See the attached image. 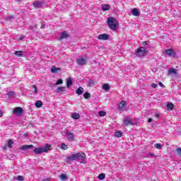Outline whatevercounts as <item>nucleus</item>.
Segmentation results:
<instances>
[{"mask_svg":"<svg viewBox=\"0 0 181 181\" xmlns=\"http://www.w3.org/2000/svg\"><path fill=\"white\" fill-rule=\"evenodd\" d=\"M80 159H86V154L81 151L78 153H73L68 156L66 159V163H70V162H74V160H78Z\"/></svg>","mask_w":181,"mask_h":181,"instance_id":"obj_1","label":"nucleus"},{"mask_svg":"<svg viewBox=\"0 0 181 181\" xmlns=\"http://www.w3.org/2000/svg\"><path fill=\"white\" fill-rule=\"evenodd\" d=\"M107 26L112 30H117V29H118V26L119 25L118 21L114 17H108L107 20Z\"/></svg>","mask_w":181,"mask_h":181,"instance_id":"obj_2","label":"nucleus"},{"mask_svg":"<svg viewBox=\"0 0 181 181\" xmlns=\"http://www.w3.org/2000/svg\"><path fill=\"white\" fill-rule=\"evenodd\" d=\"M51 148H52V145L47 144L44 148L37 147L34 148L33 152L35 153V155H40V153L49 152Z\"/></svg>","mask_w":181,"mask_h":181,"instance_id":"obj_3","label":"nucleus"},{"mask_svg":"<svg viewBox=\"0 0 181 181\" xmlns=\"http://www.w3.org/2000/svg\"><path fill=\"white\" fill-rule=\"evenodd\" d=\"M146 53H147V49L145 47H140L136 51V54L139 57H144V56H146Z\"/></svg>","mask_w":181,"mask_h":181,"instance_id":"obj_4","label":"nucleus"},{"mask_svg":"<svg viewBox=\"0 0 181 181\" xmlns=\"http://www.w3.org/2000/svg\"><path fill=\"white\" fill-rule=\"evenodd\" d=\"M76 63L78 64V66H84V64L87 63V59L84 57L76 59Z\"/></svg>","mask_w":181,"mask_h":181,"instance_id":"obj_5","label":"nucleus"},{"mask_svg":"<svg viewBox=\"0 0 181 181\" xmlns=\"http://www.w3.org/2000/svg\"><path fill=\"white\" fill-rule=\"evenodd\" d=\"M66 136L69 141H74L76 139H74V134H73V132L70 130L66 131Z\"/></svg>","mask_w":181,"mask_h":181,"instance_id":"obj_6","label":"nucleus"},{"mask_svg":"<svg viewBox=\"0 0 181 181\" xmlns=\"http://www.w3.org/2000/svg\"><path fill=\"white\" fill-rule=\"evenodd\" d=\"M128 104L125 100H122L120 103L118 105L117 109L119 111H123L124 110V107H127Z\"/></svg>","mask_w":181,"mask_h":181,"instance_id":"obj_7","label":"nucleus"},{"mask_svg":"<svg viewBox=\"0 0 181 181\" xmlns=\"http://www.w3.org/2000/svg\"><path fill=\"white\" fill-rule=\"evenodd\" d=\"M33 148H35V146H33V144H30L21 146L19 147V149L21 151H28V149H33Z\"/></svg>","mask_w":181,"mask_h":181,"instance_id":"obj_8","label":"nucleus"},{"mask_svg":"<svg viewBox=\"0 0 181 181\" xmlns=\"http://www.w3.org/2000/svg\"><path fill=\"white\" fill-rule=\"evenodd\" d=\"M13 113L16 114V115H22L23 110L21 107H17L14 108Z\"/></svg>","mask_w":181,"mask_h":181,"instance_id":"obj_9","label":"nucleus"},{"mask_svg":"<svg viewBox=\"0 0 181 181\" xmlns=\"http://www.w3.org/2000/svg\"><path fill=\"white\" fill-rule=\"evenodd\" d=\"M123 124L124 125H125V127H129V125H134V122H132V119H131V118L129 117L124 119Z\"/></svg>","mask_w":181,"mask_h":181,"instance_id":"obj_10","label":"nucleus"},{"mask_svg":"<svg viewBox=\"0 0 181 181\" xmlns=\"http://www.w3.org/2000/svg\"><path fill=\"white\" fill-rule=\"evenodd\" d=\"M70 37V34L67 33L66 31H64L62 33L61 37L59 39V40H64V39H67Z\"/></svg>","mask_w":181,"mask_h":181,"instance_id":"obj_11","label":"nucleus"},{"mask_svg":"<svg viewBox=\"0 0 181 181\" xmlns=\"http://www.w3.org/2000/svg\"><path fill=\"white\" fill-rule=\"evenodd\" d=\"M165 54H168V56L172 57V56H176V52H175V50L173 49H169L165 50Z\"/></svg>","mask_w":181,"mask_h":181,"instance_id":"obj_12","label":"nucleus"},{"mask_svg":"<svg viewBox=\"0 0 181 181\" xmlns=\"http://www.w3.org/2000/svg\"><path fill=\"white\" fill-rule=\"evenodd\" d=\"M98 39L99 40H108V35L106 33L100 34L98 35Z\"/></svg>","mask_w":181,"mask_h":181,"instance_id":"obj_13","label":"nucleus"},{"mask_svg":"<svg viewBox=\"0 0 181 181\" xmlns=\"http://www.w3.org/2000/svg\"><path fill=\"white\" fill-rule=\"evenodd\" d=\"M132 13L133 15V16H139V15H141V13L139 12V10H137V8H134L132 10Z\"/></svg>","mask_w":181,"mask_h":181,"instance_id":"obj_14","label":"nucleus"},{"mask_svg":"<svg viewBox=\"0 0 181 181\" xmlns=\"http://www.w3.org/2000/svg\"><path fill=\"white\" fill-rule=\"evenodd\" d=\"M175 108V105L173 103H168L166 105L165 110L167 111H172Z\"/></svg>","mask_w":181,"mask_h":181,"instance_id":"obj_15","label":"nucleus"},{"mask_svg":"<svg viewBox=\"0 0 181 181\" xmlns=\"http://www.w3.org/2000/svg\"><path fill=\"white\" fill-rule=\"evenodd\" d=\"M42 4H43V2L41 1H35L33 3V6H34V8H41Z\"/></svg>","mask_w":181,"mask_h":181,"instance_id":"obj_16","label":"nucleus"},{"mask_svg":"<svg viewBox=\"0 0 181 181\" xmlns=\"http://www.w3.org/2000/svg\"><path fill=\"white\" fill-rule=\"evenodd\" d=\"M51 72H52V73H57V74H59V73H60V68H57V67H56V66H53L51 68Z\"/></svg>","mask_w":181,"mask_h":181,"instance_id":"obj_17","label":"nucleus"},{"mask_svg":"<svg viewBox=\"0 0 181 181\" xmlns=\"http://www.w3.org/2000/svg\"><path fill=\"white\" fill-rule=\"evenodd\" d=\"M84 93V88L83 87H79L78 89L76 90V94L78 95H81Z\"/></svg>","mask_w":181,"mask_h":181,"instance_id":"obj_18","label":"nucleus"},{"mask_svg":"<svg viewBox=\"0 0 181 181\" xmlns=\"http://www.w3.org/2000/svg\"><path fill=\"white\" fill-rule=\"evenodd\" d=\"M173 74L174 76H177V71L173 68H170L168 70V74Z\"/></svg>","mask_w":181,"mask_h":181,"instance_id":"obj_19","label":"nucleus"},{"mask_svg":"<svg viewBox=\"0 0 181 181\" xmlns=\"http://www.w3.org/2000/svg\"><path fill=\"white\" fill-rule=\"evenodd\" d=\"M73 84V80L71 79V78H69L66 80V87L67 88H70V86H71Z\"/></svg>","mask_w":181,"mask_h":181,"instance_id":"obj_20","label":"nucleus"},{"mask_svg":"<svg viewBox=\"0 0 181 181\" xmlns=\"http://www.w3.org/2000/svg\"><path fill=\"white\" fill-rule=\"evenodd\" d=\"M43 105V103L42 102V100H37L35 102V107L37 108H41V107Z\"/></svg>","mask_w":181,"mask_h":181,"instance_id":"obj_21","label":"nucleus"},{"mask_svg":"<svg viewBox=\"0 0 181 181\" xmlns=\"http://www.w3.org/2000/svg\"><path fill=\"white\" fill-rule=\"evenodd\" d=\"M15 56H17V57H22L23 56V52L22 51H16L14 52Z\"/></svg>","mask_w":181,"mask_h":181,"instance_id":"obj_22","label":"nucleus"},{"mask_svg":"<svg viewBox=\"0 0 181 181\" xmlns=\"http://www.w3.org/2000/svg\"><path fill=\"white\" fill-rule=\"evenodd\" d=\"M13 144V141L11 139H8V144H7L8 148H9L10 149H12V148H13V146H12Z\"/></svg>","mask_w":181,"mask_h":181,"instance_id":"obj_23","label":"nucleus"},{"mask_svg":"<svg viewBox=\"0 0 181 181\" xmlns=\"http://www.w3.org/2000/svg\"><path fill=\"white\" fill-rule=\"evenodd\" d=\"M102 9H103V11H110V5H108V4H103V6H102Z\"/></svg>","mask_w":181,"mask_h":181,"instance_id":"obj_24","label":"nucleus"},{"mask_svg":"<svg viewBox=\"0 0 181 181\" xmlns=\"http://www.w3.org/2000/svg\"><path fill=\"white\" fill-rule=\"evenodd\" d=\"M63 91H66V87H59L57 88V93H63Z\"/></svg>","mask_w":181,"mask_h":181,"instance_id":"obj_25","label":"nucleus"},{"mask_svg":"<svg viewBox=\"0 0 181 181\" xmlns=\"http://www.w3.org/2000/svg\"><path fill=\"white\" fill-rule=\"evenodd\" d=\"M71 118H73L74 119H78V118H80V114H78V113H74L71 115Z\"/></svg>","mask_w":181,"mask_h":181,"instance_id":"obj_26","label":"nucleus"},{"mask_svg":"<svg viewBox=\"0 0 181 181\" xmlns=\"http://www.w3.org/2000/svg\"><path fill=\"white\" fill-rule=\"evenodd\" d=\"M83 97L86 98V100H88V98H91V94L90 93L86 92L83 94Z\"/></svg>","mask_w":181,"mask_h":181,"instance_id":"obj_27","label":"nucleus"},{"mask_svg":"<svg viewBox=\"0 0 181 181\" xmlns=\"http://www.w3.org/2000/svg\"><path fill=\"white\" fill-rule=\"evenodd\" d=\"M115 136L117 137V138H121V136H122V133L121 131H117L115 133Z\"/></svg>","mask_w":181,"mask_h":181,"instance_id":"obj_28","label":"nucleus"},{"mask_svg":"<svg viewBox=\"0 0 181 181\" xmlns=\"http://www.w3.org/2000/svg\"><path fill=\"white\" fill-rule=\"evenodd\" d=\"M110 85L108 83H105L103 85V90H105V91H108V90H110Z\"/></svg>","mask_w":181,"mask_h":181,"instance_id":"obj_29","label":"nucleus"},{"mask_svg":"<svg viewBox=\"0 0 181 181\" xmlns=\"http://www.w3.org/2000/svg\"><path fill=\"white\" fill-rule=\"evenodd\" d=\"M61 149H62V151H67V149H69V147L67 146V145H65L64 143H62L61 144Z\"/></svg>","mask_w":181,"mask_h":181,"instance_id":"obj_30","label":"nucleus"},{"mask_svg":"<svg viewBox=\"0 0 181 181\" xmlns=\"http://www.w3.org/2000/svg\"><path fill=\"white\" fill-rule=\"evenodd\" d=\"M98 115L100 117H105L107 115V112L104 111H99Z\"/></svg>","mask_w":181,"mask_h":181,"instance_id":"obj_31","label":"nucleus"},{"mask_svg":"<svg viewBox=\"0 0 181 181\" xmlns=\"http://www.w3.org/2000/svg\"><path fill=\"white\" fill-rule=\"evenodd\" d=\"M98 180H103V179H104L105 177V174L104 173H100L99 175H98Z\"/></svg>","mask_w":181,"mask_h":181,"instance_id":"obj_32","label":"nucleus"},{"mask_svg":"<svg viewBox=\"0 0 181 181\" xmlns=\"http://www.w3.org/2000/svg\"><path fill=\"white\" fill-rule=\"evenodd\" d=\"M60 179L62 180H67V175L66 174H61Z\"/></svg>","mask_w":181,"mask_h":181,"instance_id":"obj_33","label":"nucleus"},{"mask_svg":"<svg viewBox=\"0 0 181 181\" xmlns=\"http://www.w3.org/2000/svg\"><path fill=\"white\" fill-rule=\"evenodd\" d=\"M154 146L156 149H162V144L159 143L154 144Z\"/></svg>","mask_w":181,"mask_h":181,"instance_id":"obj_34","label":"nucleus"},{"mask_svg":"<svg viewBox=\"0 0 181 181\" xmlns=\"http://www.w3.org/2000/svg\"><path fill=\"white\" fill-rule=\"evenodd\" d=\"M95 84V82L93 80H89L88 81V86H94Z\"/></svg>","mask_w":181,"mask_h":181,"instance_id":"obj_35","label":"nucleus"},{"mask_svg":"<svg viewBox=\"0 0 181 181\" xmlns=\"http://www.w3.org/2000/svg\"><path fill=\"white\" fill-rule=\"evenodd\" d=\"M141 45L143 46H146L147 45H149V40L141 42Z\"/></svg>","mask_w":181,"mask_h":181,"instance_id":"obj_36","label":"nucleus"},{"mask_svg":"<svg viewBox=\"0 0 181 181\" xmlns=\"http://www.w3.org/2000/svg\"><path fill=\"white\" fill-rule=\"evenodd\" d=\"M59 84H63V80L62 79H58L57 83H56V85L57 86H59Z\"/></svg>","mask_w":181,"mask_h":181,"instance_id":"obj_37","label":"nucleus"},{"mask_svg":"<svg viewBox=\"0 0 181 181\" xmlns=\"http://www.w3.org/2000/svg\"><path fill=\"white\" fill-rule=\"evenodd\" d=\"M17 180H18V181H23V180H24L23 176L18 175V176L17 177Z\"/></svg>","mask_w":181,"mask_h":181,"instance_id":"obj_38","label":"nucleus"},{"mask_svg":"<svg viewBox=\"0 0 181 181\" xmlns=\"http://www.w3.org/2000/svg\"><path fill=\"white\" fill-rule=\"evenodd\" d=\"M33 88L34 90V93H37V87H36V85H33Z\"/></svg>","mask_w":181,"mask_h":181,"instance_id":"obj_39","label":"nucleus"},{"mask_svg":"<svg viewBox=\"0 0 181 181\" xmlns=\"http://www.w3.org/2000/svg\"><path fill=\"white\" fill-rule=\"evenodd\" d=\"M176 151H177V153H178V155H181V148H177L176 149Z\"/></svg>","mask_w":181,"mask_h":181,"instance_id":"obj_40","label":"nucleus"},{"mask_svg":"<svg viewBox=\"0 0 181 181\" xmlns=\"http://www.w3.org/2000/svg\"><path fill=\"white\" fill-rule=\"evenodd\" d=\"M151 87H152L153 88H156V87H158V84H156V83H152V84H151Z\"/></svg>","mask_w":181,"mask_h":181,"instance_id":"obj_41","label":"nucleus"},{"mask_svg":"<svg viewBox=\"0 0 181 181\" xmlns=\"http://www.w3.org/2000/svg\"><path fill=\"white\" fill-rule=\"evenodd\" d=\"M159 86L160 87H165V85H163V83L162 82H159Z\"/></svg>","mask_w":181,"mask_h":181,"instance_id":"obj_42","label":"nucleus"},{"mask_svg":"<svg viewBox=\"0 0 181 181\" xmlns=\"http://www.w3.org/2000/svg\"><path fill=\"white\" fill-rule=\"evenodd\" d=\"M23 39H25V36L22 35L21 37H20L18 40H23Z\"/></svg>","mask_w":181,"mask_h":181,"instance_id":"obj_43","label":"nucleus"},{"mask_svg":"<svg viewBox=\"0 0 181 181\" xmlns=\"http://www.w3.org/2000/svg\"><path fill=\"white\" fill-rule=\"evenodd\" d=\"M8 21H11V19H13V16H11L9 17H8L7 18Z\"/></svg>","mask_w":181,"mask_h":181,"instance_id":"obj_44","label":"nucleus"},{"mask_svg":"<svg viewBox=\"0 0 181 181\" xmlns=\"http://www.w3.org/2000/svg\"><path fill=\"white\" fill-rule=\"evenodd\" d=\"M2 115H4V112L0 110V118L2 117Z\"/></svg>","mask_w":181,"mask_h":181,"instance_id":"obj_45","label":"nucleus"},{"mask_svg":"<svg viewBox=\"0 0 181 181\" xmlns=\"http://www.w3.org/2000/svg\"><path fill=\"white\" fill-rule=\"evenodd\" d=\"M42 181H50V178H45L42 180Z\"/></svg>","mask_w":181,"mask_h":181,"instance_id":"obj_46","label":"nucleus"},{"mask_svg":"<svg viewBox=\"0 0 181 181\" xmlns=\"http://www.w3.org/2000/svg\"><path fill=\"white\" fill-rule=\"evenodd\" d=\"M155 117H156L157 118H159V117H160V114H156Z\"/></svg>","mask_w":181,"mask_h":181,"instance_id":"obj_47","label":"nucleus"},{"mask_svg":"<svg viewBox=\"0 0 181 181\" xmlns=\"http://www.w3.org/2000/svg\"><path fill=\"white\" fill-rule=\"evenodd\" d=\"M150 155H151V156H153L154 158L156 157V154L151 153Z\"/></svg>","mask_w":181,"mask_h":181,"instance_id":"obj_48","label":"nucleus"},{"mask_svg":"<svg viewBox=\"0 0 181 181\" xmlns=\"http://www.w3.org/2000/svg\"><path fill=\"white\" fill-rule=\"evenodd\" d=\"M28 127H33V124H32V122H30V123L28 124Z\"/></svg>","mask_w":181,"mask_h":181,"instance_id":"obj_49","label":"nucleus"},{"mask_svg":"<svg viewBox=\"0 0 181 181\" xmlns=\"http://www.w3.org/2000/svg\"><path fill=\"white\" fill-rule=\"evenodd\" d=\"M148 122H149V123L152 122V119L149 118V119H148Z\"/></svg>","mask_w":181,"mask_h":181,"instance_id":"obj_50","label":"nucleus"},{"mask_svg":"<svg viewBox=\"0 0 181 181\" xmlns=\"http://www.w3.org/2000/svg\"><path fill=\"white\" fill-rule=\"evenodd\" d=\"M4 149H8V146H5Z\"/></svg>","mask_w":181,"mask_h":181,"instance_id":"obj_51","label":"nucleus"},{"mask_svg":"<svg viewBox=\"0 0 181 181\" xmlns=\"http://www.w3.org/2000/svg\"><path fill=\"white\" fill-rule=\"evenodd\" d=\"M18 2H22V1H23V0H18Z\"/></svg>","mask_w":181,"mask_h":181,"instance_id":"obj_52","label":"nucleus"}]
</instances>
